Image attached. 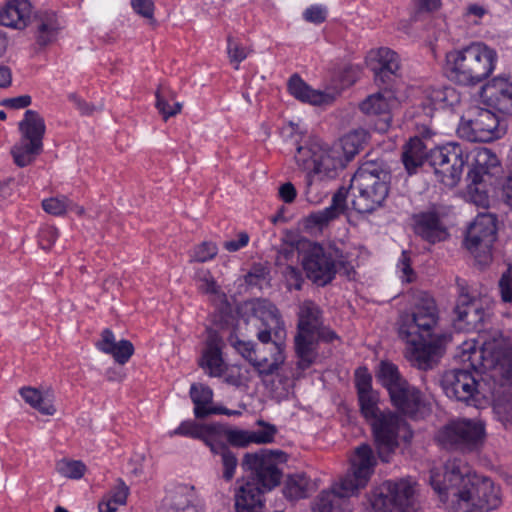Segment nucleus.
Segmentation results:
<instances>
[{"label": "nucleus", "instance_id": "obj_47", "mask_svg": "<svg viewBox=\"0 0 512 512\" xmlns=\"http://www.w3.org/2000/svg\"><path fill=\"white\" fill-rule=\"evenodd\" d=\"M134 353L133 344L128 340H120L109 351L114 360L119 364H125Z\"/></svg>", "mask_w": 512, "mask_h": 512}, {"label": "nucleus", "instance_id": "obj_53", "mask_svg": "<svg viewBox=\"0 0 512 512\" xmlns=\"http://www.w3.org/2000/svg\"><path fill=\"white\" fill-rule=\"evenodd\" d=\"M327 9L322 5H311L303 12V18L310 23L320 24L326 20Z\"/></svg>", "mask_w": 512, "mask_h": 512}, {"label": "nucleus", "instance_id": "obj_18", "mask_svg": "<svg viewBox=\"0 0 512 512\" xmlns=\"http://www.w3.org/2000/svg\"><path fill=\"white\" fill-rule=\"evenodd\" d=\"M505 132L495 113L488 109H475L474 115L463 119L458 127L460 137L470 142H489Z\"/></svg>", "mask_w": 512, "mask_h": 512}, {"label": "nucleus", "instance_id": "obj_55", "mask_svg": "<svg viewBox=\"0 0 512 512\" xmlns=\"http://www.w3.org/2000/svg\"><path fill=\"white\" fill-rule=\"evenodd\" d=\"M235 349L245 358L251 365L256 361L258 355V349L253 342L237 341L234 344Z\"/></svg>", "mask_w": 512, "mask_h": 512}, {"label": "nucleus", "instance_id": "obj_58", "mask_svg": "<svg viewBox=\"0 0 512 512\" xmlns=\"http://www.w3.org/2000/svg\"><path fill=\"white\" fill-rule=\"evenodd\" d=\"M116 343L113 332L109 329H105L103 330L101 339L97 342L96 346L100 351L108 354Z\"/></svg>", "mask_w": 512, "mask_h": 512}, {"label": "nucleus", "instance_id": "obj_12", "mask_svg": "<svg viewBox=\"0 0 512 512\" xmlns=\"http://www.w3.org/2000/svg\"><path fill=\"white\" fill-rule=\"evenodd\" d=\"M20 139L10 150L13 162L23 168L31 165L43 151L46 131L44 119L34 110H26L19 122Z\"/></svg>", "mask_w": 512, "mask_h": 512}, {"label": "nucleus", "instance_id": "obj_26", "mask_svg": "<svg viewBox=\"0 0 512 512\" xmlns=\"http://www.w3.org/2000/svg\"><path fill=\"white\" fill-rule=\"evenodd\" d=\"M33 18L35 24V38L39 45L46 46L58 38L63 25L54 11H38L33 15Z\"/></svg>", "mask_w": 512, "mask_h": 512}, {"label": "nucleus", "instance_id": "obj_14", "mask_svg": "<svg viewBox=\"0 0 512 512\" xmlns=\"http://www.w3.org/2000/svg\"><path fill=\"white\" fill-rule=\"evenodd\" d=\"M496 236V218L489 213H479L470 224L464 241L465 247L479 265H486L491 261Z\"/></svg>", "mask_w": 512, "mask_h": 512}, {"label": "nucleus", "instance_id": "obj_46", "mask_svg": "<svg viewBox=\"0 0 512 512\" xmlns=\"http://www.w3.org/2000/svg\"><path fill=\"white\" fill-rule=\"evenodd\" d=\"M218 253L217 245L210 241H204L194 247L191 252V261L207 262L212 260Z\"/></svg>", "mask_w": 512, "mask_h": 512}, {"label": "nucleus", "instance_id": "obj_3", "mask_svg": "<svg viewBox=\"0 0 512 512\" xmlns=\"http://www.w3.org/2000/svg\"><path fill=\"white\" fill-rule=\"evenodd\" d=\"M368 136L365 129L358 128L344 134L331 146L318 137H309L297 147L294 160L305 173L306 197L309 202H318L310 197L313 184L316 181L334 179L338 171L363 148Z\"/></svg>", "mask_w": 512, "mask_h": 512}, {"label": "nucleus", "instance_id": "obj_11", "mask_svg": "<svg viewBox=\"0 0 512 512\" xmlns=\"http://www.w3.org/2000/svg\"><path fill=\"white\" fill-rule=\"evenodd\" d=\"M371 512H416V482L411 478L389 480L374 491Z\"/></svg>", "mask_w": 512, "mask_h": 512}, {"label": "nucleus", "instance_id": "obj_5", "mask_svg": "<svg viewBox=\"0 0 512 512\" xmlns=\"http://www.w3.org/2000/svg\"><path fill=\"white\" fill-rule=\"evenodd\" d=\"M498 63L497 51L482 41L452 49L445 56V71L455 83L476 86L489 78Z\"/></svg>", "mask_w": 512, "mask_h": 512}, {"label": "nucleus", "instance_id": "obj_8", "mask_svg": "<svg viewBox=\"0 0 512 512\" xmlns=\"http://www.w3.org/2000/svg\"><path fill=\"white\" fill-rule=\"evenodd\" d=\"M461 360L477 372L489 374L494 380L512 382V344L501 333L485 339L478 349L474 341H465Z\"/></svg>", "mask_w": 512, "mask_h": 512}, {"label": "nucleus", "instance_id": "obj_32", "mask_svg": "<svg viewBox=\"0 0 512 512\" xmlns=\"http://www.w3.org/2000/svg\"><path fill=\"white\" fill-rule=\"evenodd\" d=\"M368 61L375 75L380 77L395 75L400 68L398 55L386 47L371 50Z\"/></svg>", "mask_w": 512, "mask_h": 512}, {"label": "nucleus", "instance_id": "obj_39", "mask_svg": "<svg viewBox=\"0 0 512 512\" xmlns=\"http://www.w3.org/2000/svg\"><path fill=\"white\" fill-rule=\"evenodd\" d=\"M189 393L194 404L195 417L203 418L212 412L220 411L218 407L212 406L213 391L210 387L203 384H192Z\"/></svg>", "mask_w": 512, "mask_h": 512}, {"label": "nucleus", "instance_id": "obj_28", "mask_svg": "<svg viewBox=\"0 0 512 512\" xmlns=\"http://www.w3.org/2000/svg\"><path fill=\"white\" fill-rule=\"evenodd\" d=\"M222 344L221 338L216 333L209 335L200 360V365L211 377H220L225 371V364L221 352Z\"/></svg>", "mask_w": 512, "mask_h": 512}, {"label": "nucleus", "instance_id": "obj_34", "mask_svg": "<svg viewBox=\"0 0 512 512\" xmlns=\"http://www.w3.org/2000/svg\"><path fill=\"white\" fill-rule=\"evenodd\" d=\"M347 191L344 188L339 189L333 196L330 206L308 215L306 221L309 226L322 227L331 220L342 214L346 207Z\"/></svg>", "mask_w": 512, "mask_h": 512}, {"label": "nucleus", "instance_id": "obj_17", "mask_svg": "<svg viewBox=\"0 0 512 512\" xmlns=\"http://www.w3.org/2000/svg\"><path fill=\"white\" fill-rule=\"evenodd\" d=\"M302 266L308 279L318 286L330 283L337 272V263L333 254L317 243L303 245Z\"/></svg>", "mask_w": 512, "mask_h": 512}, {"label": "nucleus", "instance_id": "obj_6", "mask_svg": "<svg viewBox=\"0 0 512 512\" xmlns=\"http://www.w3.org/2000/svg\"><path fill=\"white\" fill-rule=\"evenodd\" d=\"M376 465L371 447L367 444L355 449L350 458V471L331 490L322 491L312 504L313 512H344L345 498L367 485Z\"/></svg>", "mask_w": 512, "mask_h": 512}, {"label": "nucleus", "instance_id": "obj_27", "mask_svg": "<svg viewBox=\"0 0 512 512\" xmlns=\"http://www.w3.org/2000/svg\"><path fill=\"white\" fill-rule=\"evenodd\" d=\"M400 390L402 391L399 392V399L391 400L393 405L412 418L423 417L427 413L428 407L422 393L408 383L403 385Z\"/></svg>", "mask_w": 512, "mask_h": 512}, {"label": "nucleus", "instance_id": "obj_10", "mask_svg": "<svg viewBox=\"0 0 512 512\" xmlns=\"http://www.w3.org/2000/svg\"><path fill=\"white\" fill-rule=\"evenodd\" d=\"M297 330L295 352L300 369H307L315 362L320 340L332 342L337 339L334 331L323 326L321 310L311 301H304L299 306Z\"/></svg>", "mask_w": 512, "mask_h": 512}, {"label": "nucleus", "instance_id": "obj_2", "mask_svg": "<svg viewBox=\"0 0 512 512\" xmlns=\"http://www.w3.org/2000/svg\"><path fill=\"white\" fill-rule=\"evenodd\" d=\"M430 482L442 501L452 498L455 512H488L501 503L493 481L471 472L460 460H449L443 473L431 470Z\"/></svg>", "mask_w": 512, "mask_h": 512}, {"label": "nucleus", "instance_id": "obj_7", "mask_svg": "<svg viewBox=\"0 0 512 512\" xmlns=\"http://www.w3.org/2000/svg\"><path fill=\"white\" fill-rule=\"evenodd\" d=\"M360 411L371 425L379 458L388 462L399 446V438L411 437L406 423L391 411H381L378 407V394L373 391L358 396Z\"/></svg>", "mask_w": 512, "mask_h": 512}, {"label": "nucleus", "instance_id": "obj_37", "mask_svg": "<svg viewBox=\"0 0 512 512\" xmlns=\"http://www.w3.org/2000/svg\"><path fill=\"white\" fill-rule=\"evenodd\" d=\"M428 157V148L418 137L411 138L403 147L402 161L409 174L415 173Z\"/></svg>", "mask_w": 512, "mask_h": 512}, {"label": "nucleus", "instance_id": "obj_42", "mask_svg": "<svg viewBox=\"0 0 512 512\" xmlns=\"http://www.w3.org/2000/svg\"><path fill=\"white\" fill-rule=\"evenodd\" d=\"M156 107L166 120L180 113L181 103L175 100L174 92L166 85H161L156 91Z\"/></svg>", "mask_w": 512, "mask_h": 512}, {"label": "nucleus", "instance_id": "obj_38", "mask_svg": "<svg viewBox=\"0 0 512 512\" xmlns=\"http://www.w3.org/2000/svg\"><path fill=\"white\" fill-rule=\"evenodd\" d=\"M20 395L27 404L44 415H53L56 412L53 405L54 396L50 390L42 392L33 387H23L20 389Z\"/></svg>", "mask_w": 512, "mask_h": 512}, {"label": "nucleus", "instance_id": "obj_29", "mask_svg": "<svg viewBox=\"0 0 512 512\" xmlns=\"http://www.w3.org/2000/svg\"><path fill=\"white\" fill-rule=\"evenodd\" d=\"M458 100V95L452 87L431 88L425 90L421 108L427 117H432L434 111L453 106Z\"/></svg>", "mask_w": 512, "mask_h": 512}, {"label": "nucleus", "instance_id": "obj_4", "mask_svg": "<svg viewBox=\"0 0 512 512\" xmlns=\"http://www.w3.org/2000/svg\"><path fill=\"white\" fill-rule=\"evenodd\" d=\"M286 461V454L280 450L262 449L244 455L242 468L253 478L237 480L234 493L236 512H264L263 495L279 485L282 477L280 466Z\"/></svg>", "mask_w": 512, "mask_h": 512}, {"label": "nucleus", "instance_id": "obj_62", "mask_svg": "<svg viewBox=\"0 0 512 512\" xmlns=\"http://www.w3.org/2000/svg\"><path fill=\"white\" fill-rule=\"evenodd\" d=\"M279 195L284 202L291 203L296 198V189L292 183H285L280 186Z\"/></svg>", "mask_w": 512, "mask_h": 512}, {"label": "nucleus", "instance_id": "obj_20", "mask_svg": "<svg viewBox=\"0 0 512 512\" xmlns=\"http://www.w3.org/2000/svg\"><path fill=\"white\" fill-rule=\"evenodd\" d=\"M455 324L458 329L471 331L478 328L487 316L480 299L473 298L464 288L461 289L455 307Z\"/></svg>", "mask_w": 512, "mask_h": 512}, {"label": "nucleus", "instance_id": "obj_40", "mask_svg": "<svg viewBox=\"0 0 512 512\" xmlns=\"http://www.w3.org/2000/svg\"><path fill=\"white\" fill-rule=\"evenodd\" d=\"M227 441L237 447H246L251 443L264 444L273 440L274 431H246L230 429L225 433Z\"/></svg>", "mask_w": 512, "mask_h": 512}, {"label": "nucleus", "instance_id": "obj_23", "mask_svg": "<svg viewBox=\"0 0 512 512\" xmlns=\"http://www.w3.org/2000/svg\"><path fill=\"white\" fill-rule=\"evenodd\" d=\"M168 436H182L201 440L210 448L222 435L220 428L216 425L184 420L177 428L170 430Z\"/></svg>", "mask_w": 512, "mask_h": 512}, {"label": "nucleus", "instance_id": "obj_44", "mask_svg": "<svg viewBox=\"0 0 512 512\" xmlns=\"http://www.w3.org/2000/svg\"><path fill=\"white\" fill-rule=\"evenodd\" d=\"M128 496V488L122 484L113 491L106 494L99 502V512H116L119 506L126 503Z\"/></svg>", "mask_w": 512, "mask_h": 512}, {"label": "nucleus", "instance_id": "obj_9", "mask_svg": "<svg viewBox=\"0 0 512 512\" xmlns=\"http://www.w3.org/2000/svg\"><path fill=\"white\" fill-rule=\"evenodd\" d=\"M390 175L376 162H365L351 179L353 209L371 213L380 208L389 194Z\"/></svg>", "mask_w": 512, "mask_h": 512}, {"label": "nucleus", "instance_id": "obj_24", "mask_svg": "<svg viewBox=\"0 0 512 512\" xmlns=\"http://www.w3.org/2000/svg\"><path fill=\"white\" fill-rule=\"evenodd\" d=\"M471 155L472 163L468 179L473 184H483L486 181L485 178L499 167V159L495 153L485 147L475 148Z\"/></svg>", "mask_w": 512, "mask_h": 512}, {"label": "nucleus", "instance_id": "obj_56", "mask_svg": "<svg viewBox=\"0 0 512 512\" xmlns=\"http://www.w3.org/2000/svg\"><path fill=\"white\" fill-rule=\"evenodd\" d=\"M133 10L144 18L152 19L154 15L153 0H131Z\"/></svg>", "mask_w": 512, "mask_h": 512}, {"label": "nucleus", "instance_id": "obj_13", "mask_svg": "<svg viewBox=\"0 0 512 512\" xmlns=\"http://www.w3.org/2000/svg\"><path fill=\"white\" fill-rule=\"evenodd\" d=\"M250 312L248 321L256 329V337L262 344L285 337L284 321L278 308L268 300L255 299L245 304Z\"/></svg>", "mask_w": 512, "mask_h": 512}, {"label": "nucleus", "instance_id": "obj_30", "mask_svg": "<svg viewBox=\"0 0 512 512\" xmlns=\"http://www.w3.org/2000/svg\"><path fill=\"white\" fill-rule=\"evenodd\" d=\"M415 231L430 243L444 241L448 231L435 212L421 213L416 216Z\"/></svg>", "mask_w": 512, "mask_h": 512}, {"label": "nucleus", "instance_id": "obj_15", "mask_svg": "<svg viewBox=\"0 0 512 512\" xmlns=\"http://www.w3.org/2000/svg\"><path fill=\"white\" fill-rule=\"evenodd\" d=\"M468 156L459 144L448 143L431 149L429 161L438 180L447 187H454L461 179Z\"/></svg>", "mask_w": 512, "mask_h": 512}, {"label": "nucleus", "instance_id": "obj_61", "mask_svg": "<svg viewBox=\"0 0 512 512\" xmlns=\"http://www.w3.org/2000/svg\"><path fill=\"white\" fill-rule=\"evenodd\" d=\"M249 242V236L247 233L242 232L238 235L237 240H229L224 243V247L226 250L230 252H235L240 250L241 248L247 246Z\"/></svg>", "mask_w": 512, "mask_h": 512}, {"label": "nucleus", "instance_id": "obj_16", "mask_svg": "<svg viewBox=\"0 0 512 512\" xmlns=\"http://www.w3.org/2000/svg\"><path fill=\"white\" fill-rule=\"evenodd\" d=\"M486 437L485 424L480 419L459 418L444 426L437 435L444 446H457L465 450L480 447Z\"/></svg>", "mask_w": 512, "mask_h": 512}, {"label": "nucleus", "instance_id": "obj_60", "mask_svg": "<svg viewBox=\"0 0 512 512\" xmlns=\"http://www.w3.org/2000/svg\"><path fill=\"white\" fill-rule=\"evenodd\" d=\"M4 105L12 109H21L31 104V97L29 95H20L13 98L4 100Z\"/></svg>", "mask_w": 512, "mask_h": 512}, {"label": "nucleus", "instance_id": "obj_49", "mask_svg": "<svg viewBox=\"0 0 512 512\" xmlns=\"http://www.w3.org/2000/svg\"><path fill=\"white\" fill-rule=\"evenodd\" d=\"M355 386L358 396L373 392L372 376L366 367H359L355 371Z\"/></svg>", "mask_w": 512, "mask_h": 512}, {"label": "nucleus", "instance_id": "obj_1", "mask_svg": "<svg viewBox=\"0 0 512 512\" xmlns=\"http://www.w3.org/2000/svg\"><path fill=\"white\" fill-rule=\"evenodd\" d=\"M410 310L398 320V335L406 347V358L419 369L431 368L442 354L443 335L438 332L439 311L425 291L409 295Z\"/></svg>", "mask_w": 512, "mask_h": 512}, {"label": "nucleus", "instance_id": "obj_48", "mask_svg": "<svg viewBox=\"0 0 512 512\" xmlns=\"http://www.w3.org/2000/svg\"><path fill=\"white\" fill-rule=\"evenodd\" d=\"M467 197L470 202L478 207L487 208L489 206V196L483 189L482 184H473L470 181L467 188Z\"/></svg>", "mask_w": 512, "mask_h": 512}, {"label": "nucleus", "instance_id": "obj_21", "mask_svg": "<svg viewBox=\"0 0 512 512\" xmlns=\"http://www.w3.org/2000/svg\"><path fill=\"white\" fill-rule=\"evenodd\" d=\"M33 15L29 0H6L0 6V26L21 31L31 24Z\"/></svg>", "mask_w": 512, "mask_h": 512}, {"label": "nucleus", "instance_id": "obj_41", "mask_svg": "<svg viewBox=\"0 0 512 512\" xmlns=\"http://www.w3.org/2000/svg\"><path fill=\"white\" fill-rule=\"evenodd\" d=\"M42 207L45 212L54 216H61L69 211L74 212L78 216H83L85 213L84 207L74 203L66 196H57L44 199L42 201Z\"/></svg>", "mask_w": 512, "mask_h": 512}, {"label": "nucleus", "instance_id": "obj_45", "mask_svg": "<svg viewBox=\"0 0 512 512\" xmlns=\"http://www.w3.org/2000/svg\"><path fill=\"white\" fill-rule=\"evenodd\" d=\"M57 471L64 477L80 479L86 471V466L81 461L61 460L57 463Z\"/></svg>", "mask_w": 512, "mask_h": 512}, {"label": "nucleus", "instance_id": "obj_19", "mask_svg": "<svg viewBox=\"0 0 512 512\" xmlns=\"http://www.w3.org/2000/svg\"><path fill=\"white\" fill-rule=\"evenodd\" d=\"M442 388L447 397L466 403L478 400L479 383L469 369H452L446 371L441 380Z\"/></svg>", "mask_w": 512, "mask_h": 512}, {"label": "nucleus", "instance_id": "obj_35", "mask_svg": "<svg viewBox=\"0 0 512 512\" xmlns=\"http://www.w3.org/2000/svg\"><path fill=\"white\" fill-rule=\"evenodd\" d=\"M377 380L388 390L391 400L397 401L401 387L407 381L400 375L395 364L381 361L376 372Z\"/></svg>", "mask_w": 512, "mask_h": 512}, {"label": "nucleus", "instance_id": "obj_33", "mask_svg": "<svg viewBox=\"0 0 512 512\" xmlns=\"http://www.w3.org/2000/svg\"><path fill=\"white\" fill-rule=\"evenodd\" d=\"M398 104V100L391 90L384 89L368 96L360 104V110L366 115H383L388 119L390 110Z\"/></svg>", "mask_w": 512, "mask_h": 512}, {"label": "nucleus", "instance_id": "obj_63", "mask_svg": "<svg viewBox=\"0 0 512 512\" xmlns=\"http://www.w3.org/2000/svg\"><path fill=\"white\" fill-rule=\"evenodd\" d=\"M287 278H288V281L290 280H293L294 283H289V287L291 288L292 286L299 290L301 289V284H302V278H301V274L300 272L293 268V267H288L287 268Z\"/></svg>", "mask_w": 512, "mask_h": 512}, {"label": "nucleus", "instance_id": "obj_64", "mask_svg": "<svg viewBox=\"0 0 512 512\" xmlns=\"http://www.w3.org/2000/svg\"><path fill=\"white\" fill-rule=\"evenodd\" d=\"M12 82V74L8 67H0V87L6 88Z\"/></svg>", "mask_w": 512, "mask_h": 512}, {"label": "nucleus", "instance_id": "obj_50", "mask_svg": "<svg viewBox=\"0 0 512 512\" xmlns=\"http://www.w3.org/2000/svg\"><path fill=\"white\" fill-rule=\"evenodd\" d=\"M227 53L235 69H238L239 64L248 56L247 49L232 38H228Z\"/></svg>", "mask_w": 512, "mask_h": 512}, {"label": "nucleus", "instance_id": "obj_43", "mask_svg": "<svg viewBox=\"0 0 512 512\" xmlns=\"http://www.w3.org/2000/svg\"><path fill=\"white\" fill-rule=\"evenodd\" d=\"M210 451L214 455L221 457L223 466V478L226 481H231L235 476L236 469L238 466V460L236 455L226 446L223 442L222 437L219 438L211 447Z\"/></svg>", "mask_w": 512, "mask_h": 512}, {"label": "nucleus", "instance_id": "obj_52", "mask_svg": "<svg viewBox=\"0 0 512 512\" xmlns=\"http://www.w3.org/2000/svg\"><path fill=\"white\" fill-rule=\"evenodd\" d=\"M196 279L200 282L199 289L206 294L218 293V286L208 270L201 269L196 273Z\"/></svg>", "mask_w": 512, "mask_h": 512}, {"label": "nucleus", "instance_id": "obj_31", "mask_svg": "<svg viewBox=\"0 0 512 512\" xmlns=\"http://www.w3.org/2000/svg\"><path fill=\"white\" fill-rule=\"evenodd\" d=\"M288 90L296 99L312 105H327L334 99L329 93L312 89L296 74L290 77Z\"/></svg>", "mask_w": 512, "mask_h": 512}, {"label": "nucleus", "instance_id": "obj_36", "mask_svg": "<svg viewBox=\"0 0 512 512\" xmlns=\"http://www.w3.org/2000/svg\"><path fill=\"white\" fill-rule=\"evenodd\" d=\"M317 489V483L305 474H294L287 477L283 486L284 496L296 501L308 497Z\"/></svg>", "mask_w": 512, "mask_h": 512}, {"label": "nucleus", "instance_id": "obj_25", "mask_svg": "<svg viewBox=\"0 0 512 512\" xmlns=\"http://www.w3.org/2000/svg\"><path fill=\"white\" fill-rule=\"evenodd\" d=\"M484 97L499 111L512 115V82L495 77L483 89Z\"/></svg>", "mask_w": 512, "mask_h": 512}, {"label": "nucleus", "instance_id": "obj_57", "mask_svg": "<svg viewBox=\"0 0 512 512\" xmlns=\"http://www.w3.org/2000/svg\"><path fill=\"white\" fill-rule=\"evenodd\" d=\"M59 233L55 227H44L39 232V244L43 249H49L58 239Z\"/></svg>", "mask_w": 512, "mask_h": 512}, {"label": "nucleus", "instance_id": "obj_54", "mask_svg": "<svg viewBox=\"0 0 512 512\" xmlns=\"http://www.w3.org/2000/svg\"><path fill=\"white\" fill-rule=\"evenodd\" d=\"M501 298L504 302H512V267L502 274L499 280Z\"/></svg>", "mask_w": 512, "mask_h": 512}, {"label": "nucleus", "instance_id": "obj_51", "mask_svg": "<svg viewBox=\"0 0 512 512\" xmlns=\"http://www.w3.org/2000/svg\"><path fill=\"white\" fill-rule=\"evenodd\" d=\"M397 273L402 282L414 281L416 274L411 267V259L406 251H403L397 263Z\"/></svg>", "mask_w": 512, "mask_h": 512}, {"label": "nucleus", "instance_id": "obj_22", "mask_svg": "<svg viewBox=\"0 0 512 512\" xmlns=\"http://www.w3.org/2000/svg\"><path fill=\"white\" fill-rule=\"evenodd\" d=\"M268 346L258 348V355L253 367L261 376L274 374L285 362V344L282 340L273 339Z\"/></svg>", "mask_w": 512, "mask_h": 512}, {"label": "nucleus", "instance_id": "obj_59", "mask_svg": "<svg viewBox=\"0 0 512 512\" xmlns=\"http://www.w3.org/2000/svg\"><path fill=\"white\" fill-rule=\"evenodd\" d=\"M167 512H199L197 507L189 503L188 499L181 495L177 497L173 505L168 509Z\"/></svg>", "mask_w": 512, "mask_h": 512}]
</instances>
